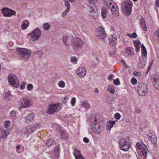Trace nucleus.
Segmentation results:
<instances>
[{"instance_id": "f257e3e1", "label": "nucleus", "mask_w": 159, "mask_h": 159, "mask_svg": "<svg viewBox=\"0 0 159 159\" xmlns=\"http://www.w3.org/2000/svg\"><path fill=\"white\" fill-rule=\"evenodd\" d=\"M97 120L95 119L94 122H91L90 127L89 129V134H98L101 132V128L99 126V124L97 123Z\"/></svg>"}, {"instance_id": "f03ea898", "label": "nucleus", "mask_w": 159, "mask_h": 159, "mask_svg": "<svg viewBox=\"0 0 159 159\" xmlns=\"http://www.w3.org/2000/svg\"><path fill=\"white\" fill-rule=\"evenodd\" d=\"M136 148L137 150H140V155L141 159H146L147 157V153L148 150L144 145L143 146L139 143L136 144Z\"/></svg>"}, {"instance_id": "7ed1b4c3", "label": "nucleus", "mask_w": 159, "mask_h": 159, "mask_svg": "<svg viewBox=\"0 0 159 159\" xmlns=\"http://www.w3.org/2000/svg\"><path fill=\"white\" fill-rule=\"evenodd\" d=\"M132 4V1H125L122 3V10L126 15H129L131 14Z\"/></svg>"}, {"instance_id": "20e7f679", "label": "nucleus", "mask_w": 159, "mask_h": 159, "mask_svg": "<svg viewBox=\"0 0 159 159\" xmlns=\"http://www.w3.org/2000/svg\"><path fill=\"white\" fill-rule=\"evenodd\" d=\"M8 80L10 84L12 87L17 88L19 86V82L17 77L14 74H9Z\"/></svg>"}, {"instance_id": "39448f33", "label": "nucleus", "mask_w": 159, "mask_h": 159, "mask_svg": "<svg viewBox=\"0 0 159 159\" xmlns=\"http://www.w3.org/2000/svg\"><path fill=\"white\" fill-rule=\"evenodd\" d=\"M19 103L21 108H27L33 103L32 101L27 97L20 98Z\"/></svg>"}, {"instance_id": "423d86ee", "label": "nucleus", "mask_w": 159, "mask_h": 159, "mask_svg": "<svg viewBox=\"0 0 159 159\" xmlns=\"http://www.w3.org/2000/svg\"><path fill=\"white\" fill-rule=\"evenodd\" d=\"M137 91L139 94L142 96L146 95L148 93V87L144 83H140L138 86Z\"/></svg>"}, {"instance_id": "0eeeda50", "label": "nucleus", "mask_w": 159, "mask_h": 159, "mask_svg": "<svg viewBox=\"0 0 159 159\" xmlns=\"http://www.w3.org/2000/svg\"><path fill=\"white\" fill-rule=\"evenodd\" d=\"M83 42L78 38L73 39L71 45L74 50H76L78 48L82 47L83 44Z\"/></svg>"}, {"instance_id": "6e6552de", "label": "nucleus", "mask_w": 159, "mask_h": 159, "mask_svg": "<svg viewBox=\"0 0 159 159\" xmlns=\"http://www.w3.org/2000/svg\"><path fill=\"white\" fill-rule=\"evenodd\" d=\"M40 30L38 28H36L29 35L31 36V40L32 41H37L40 37L41 35Z\"/></svg>"}, {"instance_id": "1a4fd4ad", "label": "nucleus", "mask_w": 159, "mask_h": 159, "mask_svg": "<svg viewBox=\"0 0 159 159\" xmlns=\"http://www.w3.org/2000/svg\"><path fill=\"white\" fill-rule=\"evenodd\" d=\"M17 52L20 54V56L24 59H27L31 55V52L30 50L22 48H17Z\"/></svg>"}, {"instance_id": "9d476101", "label": "nucleus", "mask_w": 159, "mask_h": 159, "mask_svg": "<svg viewBox=\"0 0 159 159\" xmlns=\"http://www.w3.org/2000/svg\"><path fill=\"white\" fill-rule=\"evenodd\" d=\"M119 145L120 149L124 151H127L130 147L129 143L124 139H121L120 140Z\"/></svg>"}, {"instance_id": "9b49d317", "label": "nucleus", "mask_w": 159, "mask_h": 159, "mask_svg": "<svg viewBox=\"0 0 159 159\" xmlns=\"http://www.w3.org/2000/svg\"><path fill=\"white\" fill-rule=\"evenodd\" d=\"M1 12L5 17H11L13 15L15 16L16 15V12L15 11L6 7L2 8Z\"/></svg>"}, {"instance_id": "f8f14e48", "label": "nucleus", "mask_w": 159, "mask_h": 159, "mask_svg": "<svg viewBox=\"0 0 159 159\" xmlns=\"http://www.w3.org/2000/svg\"><path fill=\"white\" fill-rule=\"evenodd\" d=\"M97 36L100 39H105L107 38V36L104 28L102 27L98 28L97 29Z\"/></svg>"}, {"instance_id": "ddd939ff", "label": "nucleus", "mask_w": 159, "mask_h": 159, "mask_svg": "<svg viewBox=\"0 0 159 159\" xmlns=\"http://www.w3.org/2000/svg\"><path fill=\"white\" fill-rule=\"evenodd\" d=\"M148 136L150 140L153 144L154 146L156 147L157 146L156 143L157 141V137L152 130H151L149 131L148 134Z\"/></svg>"}, {"instance_id": "4468645a", "label": "nucleus", "mask_w": 159, "mask_h": 159, "mask_svg": "<svg viewBox=\"0 0 159 159\" xmlns=\"http://www.w3.org/2000/svg\"><path fill=\"white\" fill-rule=\"evenodd\" d=\"M76 73L81 78H83L86 75V72L85 69L83 67H80L76 70Z\"/></svg>"}, {"instance_id": "2eb2a0df", "label": "nucleus", "mask_w": 159, "mask_h": 159, "mask_svg": "<svg viewBox=\"0 0 159 159\" xmlns=\"http://www.w3.org/2000/svg\"><path fill=\"white\" fill-rule=\"evenodd\" d=\"M73 38L71 36L64 35L62 37V41L67 46L72 44Z\"/></svg>"}, {"instance_id": "dca6fc26", "label": "nucleus", "mask_w": 159, "mask_h": 159, "mask_svg": "<svg viewBox=\"0 0 159 159\" xmlns=\"http://www.w3.org/2000/svg\"><path fill=\"white\" fill-rule=\"evenodd\" d=\"M112 15L115 16H117L119 15V8H118L117 5L114 4L112 6L111 8L110 9Z\"/></svg>"}, {"instance_id": "f3484780", "label": "nucleus", "mask_w": 159, "mask_h": 159, "mask_svg": "<svg viewBox=\"0 0 159 159\" xmlns=\"http://www.w3.org/2000/svg\"><path fill=\"white\" fill-rule=\"evenodd\" d=\"M109 43L112 47L115 46L117 42V36L115 35H111L109 38Z\"/></svg>"}, {"instance_id": "a211bd4d", "label": "nucleus", "mask_w": 159, "mask_h": 159, "mask_svg": "<svg viewBox=\"0 0 159 159\" xmlns=\"http://www.w3.org/2000/svg\"><path fill=\"white\" fill-rule=\"evenodd\" d=\"M88 14L93 19L96 20L98 18V15L97 12L95 11L93 8H90Z\"/></svg>"}, {"instance_id": "6ab92c4d", "label": "nucleus", "mask_w": 159, "mask_h": 159, "mask_svg": "<svg viewBox=\"0 0 159 159\" xmlns=\"http://www.w3.org/2000/svg\"><path fill=\"white\" fill-rule=\"evenodd\" d=\"M34 114L33 113L28 114L25 117V122L29 123L32 122L34 120Z\"/></svg>"}, {"instance_id": "aec40b11", "label": "nucleus", "mask_w": 159, "mask_h": 159, "mask_svg": "<svg viewBox=\"0 0 159 159\" xmlns=\"http://www.w3.org/2000/svg\"><path fill=\"white\" fill-rule=\"evenodd\" d=\"M150 79L151 81L153 82V84L155 86V85L158 84H159V77L157 75H153L151 76Z\"/></svg>"}, {"instance_id": "412c9836", "label": "nucleus", "mask_w": 159, "mask_h": 159, "mask_svg": "<svg viewBox=\"0 0 159 159\" xmlns=\"http://www.w3.org/2000/svg\"><path fill=\"white\" fill-rule=\"evenodd\" d=\"M10 130L7 131L5 129L2 128L0 130V138H6L8 135L10 134Z\"/></svg>"}, {"instance_id": "4be33fe9", "label": "nucleus", "mask_w": 159, "mask_h": 159, "mask_svg": "<svg viewBox=\"0 0 159 159\" xmlns=\"http://www.w3.org/2000/svg\"><path fill=\"white\" fill-rule=\"evenodd\" d=\"M73 154L76 159H85L81 154L80 151L77 149L74 150Z\"/></svg>"}, {"instance_id": "5701e85b", "label": "nucleus", "mask_w": 159, "mask_h": 159, "mask_svg": "<svg viewBox=\"0 0 159 159\" xmlns=\"http://www.w3.org/2000/svg\"><path fill=\"white\" fill-rule=\"evenodd\" d=\"M24 131L26 134L31 133L34 132L32 125L26 126L24 129Z\"/></svg>"}, {"instance_id": "b1692460", "label": "nucleus", "mask_w": 159, "mask_h": 159, "mask_svg": "<svg viewBox=\"0 0 159 159\" xmlns=\"http://www.w3.org/2000/svg\"><path fill=\"white\" fill-rule=\"evenodd\" d=\"M114 4H116V3L114 2L112 0H105L104 5L107 8L110 9Z\"/></svg>"}, {"instance_id": "393cba45", "label": "nucleus", "mask_w": 159, "mask_h": 159, "mask_svg": "<svg viewBox=\"0 0 159 159\" xmlns=\"http://www.w3.org/2000/svg\"><path fill=\"white\" fill-rule=\"evenodd\" d=\"M59 145L57 144L56 145L55 147L54 148L53 151V154L55 157L57 158L59 154Z\"/></svg>"}, {"instance_id": "a878e982", "label": "nucleus", "mask_w": 159, "mask_h": 159, "mask_svg": "<svg viewBox=\"0 0 159 159\" xmlns=\"http://www.w3.org/2000/svg\"><path fill=\"white\" fill-rule=\"evenodd\" d=\"M115 122L114 121L109 120L107 122V128L108 130L110 131L111 129L114 125Z\"/></svg>"}, {"instance_id": "bb28decb", "label": "nucleus", "mask_w": 159, "mask_h": 159, "mask_svg": "<svg viewBox=\"0 0 159 159\" xmlns=\"http://www.w3.org/2000/svg\"><path fill=\"white\" fill-rule=\"evenodd\" d=\"M60 105L58 103L51 104L48 106V109H55L60 108Z\"/></svg>"}, {"instance_id": "cd10ccee", "label": "nucleus", "mask_w": 159, "mask_h": 159, "mask_svg": "<svg viewBox=\"0 0 159 159\" xmlns=\"http://www.w3.org/2000/svg\"><path fill=\"white\" fill-rule=\"evenodd\" d=\"M52 128L55 130H56L58 133L61 132L62 130L61 128L59 125L55 123L52 125Z\"/></svg>"}, {"instance_id": "c85d7f7f", "label": "nucleus", "mask_w": 159, "mask_h": 159, "mask_svg": "<svg viewBox=\"0 0 159 159\" xmlns=\"http://www.w3.org/2000/svg\"><path fill=\"white\" fill-rule=\"evenodd\" d=\"M29 23L28 21L27 20H24L21 25V28L22 30L26 29L28 26Z\"/></svg>"}, {"instance_id": "c756f323", "label": "nucleus", "mask_w": 159, "mask_h": 159, "mask_svg": "<svg viewBox=\"0 0 159 159\" xmlns=\"http://www.w3.org/2000/svg\"><path fill=\"white\" fill-rule=\"evenodd\" d=\"M135 46L136 47V52H139L140 51V48L142 47V45L141 44V42L139 41H135L134 43Z\"/></svg>"}, {"instance_id": "7c9ffc66", "label": "nucleus", "mask_w": 159, "mask_h": 159, "mask_svg": "<svg viewBox=\"0 0 159 159\" xmlns=\"http://www.w3.org/2000/svg\"><path fill=\"white\" fill-rule=\"evenodd\" d=\"M59 133H61L60 137L61 139H67L68 136L66 132L61 130V132Z\"/></svg>"}, {"instance_id": "2f4dec72", "label": "nucleus", "mask_w": 159, "mask_h": 159, "mask_svg": "<svg viewBox=\"0 0 159 159\" xmlns=\"http://www.w3.org/2000/svg\"><path fill=\"white\" fill-rule=\"evenodd\" d=\"M80 106L83 108L85 109H88L90 108V106L89 104L88 103L87 101H83L81 103Z\"/></svg>"}, {"instance_id": "473e14b6", "label": "nucleus", "mask_w": 159, "mask_h": 159, "mask_svg": "<svg viewBox=\"0 0 159 159\" xmlns=\"http://www.w3.org/2000/svg\"><path fill=\"white\" fill-rule=\"evenodd\" d=\"M55 143V141L53 139H49L47 140L46 143L47 146L48 147L50 146L53 145Z\"/></svg>"}, {"instance_id": "72a5a7b5", "label": "nucleus", "mask_w": 159, "mask_h": 159, "mask_svg": "<svg viewBox=\"0 0 159 159\" xmlns=\"http://www.w3.org/2000/svg\"><path fill=\"white\" fill-rule=\"evenodd\" d=\"M125 53L128 55L133 54H134L133 49L130 47L127 48L125 49Z\"/></svg>"}, {"instance_id": "f704fd0d", "label": "nucleus", "mask_w": 159, "mask_h": 159, "mask_svg": "<svg viewBox=\"0 0 159 159\" xmlns=\"http://www.w3.org/2000/svg\"><path fill=\"white\" fill-rule=\"evenodd\" d=\"M10 124V122L9 121H6L4 123V127L2 128L7 129V131L10 130V129L9 128V125Z\"/></svg>"}, {"instance_id": "c9c22d12", "label": "nucleus", "mask_w": 159, "mask_h": 159, "mask_svg": "<svg viewBox=\"0 0 159 159\" xmlns=\"http://www.w3.org/2000/svg\"><path fill=\"white\" fill-rule=\"evenodd\" d=\"M140 24L143 30L144 31H146L147 30V27L145 25V21L144 19H142L140 20Z\"/></svg>"}, {"instance_id": "e433bc0d", "label": "nucleus", "mask_w": 159, "mask_h": 159, "mask_svg": "<svg viewBox=\"0 0 159 159\" xmlns=\"http://www.w3.org/2000/svg\"><path fill=\"white\" fill-rule=\"evenodd\" d=\"M107 90L112 94H114L115 92L113 86L111 85L108 86L107 88Z\"/></svg>"}, {"instance_id": "4c0bfd02", "label": "nucleus", "mask_w": 159, "mask_h": 159, "mask_svg": "<svg viewBox=\"0 0 159 159\" xmlns=\"http://www.w3.org/2000/svg\"><path fill=\"white\" fill-rule=\"evenodd\" d=\"M32 125L33 127V129L34 131L35 130L39 129L41 127V125L39 123L34 124Z\"/></svg>"}, {"instance_id": "58836bf2", "label": "nucleus", "mask_w": 159, "mask_h": 159, "mask_svg": "<svg viewBox=\"0 0 159 159\" xmlns=\"http://www.w3.org/2000/svg\"><path fill=\"white\" fill-rule=\"evenodd\" d=\"M141 52L142 55L143 56H146L147 55V51L145 48L144 46L142 45L141 47Z\"/></svg>"}, {"instance_id": "ea45409f", "label": "nucleus", "mask_w": 159, "mask_h": 159, "mask_svg": "<svg viewBox=\"0 0 159 159\" xmlns=\"http://www.w3.org/2000/svg\"><path fill=\"white\" fill-rule=\"evenodd\" d=\"M70 61L74 64H76L77 62V59L75 57H72L70 58Z\"/></svg>"}, {"instance_id": "a19ab883", "label": "nucleus", "mask_w": 159, "mask_h": 159, "mask_svg": "<svg viewBox=\"0 0 159 159\" xmlns=\"http://www.w3.org/2000/svg\"><path fill=\"white\" fill-rule=\"evenodd\" d=\"M58 84L61 88H64L65 86V82L62 80L58 81Z\"/></svg>"}, {"instance_id": "79ce46f5", "label": "nucleus", "mask_w": 159, "mask_h": 159, "mask_svg": "<svg viewBox=\"0 0 159 159\" xmlns=\"http://www.w3.org/2000/svg\"><path fill=\"white\" fill-rule=\"evenodd\" d=\"M145 66V62L143 60L140 61L139 64L138 66L140 68H143Z\"/></svg>"}, {"instance_id": "37998d69", "label": "nucleus", "mask_w": 159, "mask_h": 159, "mask_svg": "<svg viewBox=\"0 0 159 159\" xmlns=\"http://www.w3.org/2000/svg\"><path fill=\"white\" fill-rule=\"evenodd\" d=\"M43 27L45 30H48L50 27V25L48 23H46L43 25Z\"/></svg>"}, {"instance_id": "c03bdc74", "label": "nucleus", "mask_w": 159, "mask_h": 159, "mask_svg": "<svg viewBox=\"0 0 159 159\" xmlns=\"http://www.w3.org/2000/svg\"><path fill=\"white\" fill-rule=\"evenodd\" d=\"M76 102V98L75 97H73L72 98L71 100V105L72 106H74Z\"/></svg>"}, {"instance_id": "a18cd8bd", "label": "nucleus", "mask_w": 159, "mask_h": 159, "mask_svg": "<svg viewBox=\"0 0 159 159\" xmlns=\"http://www.w3.org/2000/svg\"><path fill=\"white\" fill-rule=\"evenodd\" d=\"M133 75L134 76L138 77H140L142 75L141 74L140 72L137 71H134Z\"/></svg>"}, {"instance_id": "49530a36", "label": "nucleus", "mask_w": 159, "mask_h": 159, "mask_svg": "<svg viewBox=\"0 0 159 159\" xmlns=\"http://www.w3.org/2000/svg\"><path fill=\"white\" fill-rule=\"evenodd\" d=\"M26 84V83L25 82L23 81L22 82L20 86V89H23L25 88Z\"/></svg>"}, {"instance_id": "de8ad7c7", "label": "nucleus", "mask_w": 159, "mask_h": 159, "mask_svg": "<svg viewBox=\"0 0 159 159\" xmlns=\"http://www.w3.org/2000/svg\"><path fill=\"white\" fill-rule=\"evenodd\" d=\"M132 84L133 85H135L137 83V81L135 78L133 77L131 80Z\"/></svg>"}, {"instance_id": "09e8293b", "label": "nucleus", "mask_w": 159, "mask_h": 159, "mask_svg": "<svg viewBox=\"0 0 159 159\" xmlns=\"http://www.w3.org/2000/svg\"><path fill=\"white\" fill-rule=\"evenodd\" d=\"M27 88L29 91L32 90L33 88V86L31 84H29L27 86Z\"/></svg>"}, {"instance_id": "8fccbe9b", "label": "nucleus", "mask_w": 159, "mask_h": 159, "mask_svg": "<svg viewBox=\"0 0 159 159\" xmlns=\"http://www.w3.org/2000/svg\"><path fill=\"white\" fill-rule=\"evenodd\" d=\"M58 110H48L47 113L51 115L53 114L55 111H58Z\"/></svg>"}, {"instance_id": "3c124183", "label": "nucleus", "mask_w": 159, "mask_h": 159, "mask_svg": "<svg viewBox=\"0 0 159 159\" xmlns=\"http://www.w3.org/2000/svg\"><path fill=\"white\" fill-rule=\"evenodd\" d=\"M65 5L67 7L66 9H68V10H70V5L68 1H65Z\"/></svg>"}, {"instance_id": "603ef678", "label": "nucleus", "mask_w": 159, "mask_h": 159, "mask_svg": "<svg viewBox=\"0 0 159 159\" xmlns=\"http://www.w3.org/2000/svg\"><path fill=\"white\" fill-rule=\"evenodd\" d=\"M113 80L114 83L115 85H119L120 83L119 79L118 78H117L116 80Z\"/></svg>"}, {"instance_id": "864d4df0", "label": "nucleus", "mask_w": 159, "mask_h": 159, "mask_svg": "<svg viewBox=\"0 0 159 159\" xmlns=\"http://www.w3.org/2000/svg\"><path fill=\"white\" fill-rule=\"evenodd\" d=\"M107 12V11H103L102 12V16L103 18H105L106 17Z\"/></svg>"}, {"instance_id": "5fc2aeb1", "label": "nucleus", "mask_w": 159, "mask_h": 159, "mask_svg": "<svg viewBox=\"0 0 159 159\" xmlns=\"http://www.w3.org/2000/svg\"><path fill=\"white\" fill-rule=\"evenodd\" d=\"M156 37L159 40V30H157L155 33Z\"/></svg>"}, {"instance_id": "6e6d98bb", "label": "nucleus", "mask_w": 159, "mask_h": 159, "mask_svg": "<svg viewBox=\"0 0 159 159\" xmlns=\"http://www.w3.org/2000/svg\"><path fill=\"white\" fill-rule=\"evenodd\" d=\"M115 118L117 120H119L120 119L121 116L120 115L119 113H116L115 114Z\"/></svg>"}, {"instance_id": "4d7b16f0", "label": "nucleus", "mask_w": 159, "mask_h": 159, "mask_svg": "<svg viewBox=\"0 0 159 159\" xmlns=\"http://www.w3.org/2000/svg\"><path fill=\"white\" fill-rule=\"evenodd\" d=\"M69 10H68V9H66V10L63 12L62 14V16L65 17L67 15Z\"/></svg>"}, {"instance_id": "13d9d810", "label": "nucleus", "mask_w": 159, "mask_h": 159, "mask_svg": "<svg viewBox=\"0 0 159 159\" xmlns=\"http://www.w3.org/2000/svg\"><path fill=\"white\" fill-rule=\"evenodd\" d=\"M88 1L90 4H94L97 2L98 0H88Z\"/></svg>"}, {"instance_id": "bf43d9fd", "label": "nucleus", "mask_w": 159, "mask_h": 159, "mask_svg": "<svg viewBox=\"0 0 159 159\" xmlns=\"http://www.w3.org/2000/svg\"><path fill=\"white\" fill-rule=\"evenodd\" d=\"M16 113L14 110H13L11 112V117H14L16 115Z\"/></svg>"}, {"instance_id": "052dcab7", "label": "nucleus", "mask_w": 159, "mask_h": 159, "mask_svg": "<svg viewBox=\"0 0 159 159\" xmlns=\"http://www.w3.org/2000/svg\"><path fill=\"white\" fill-rule=\"evenodd\" d=\"M4 95V96L5 97L8 98L10 96L11 93L10 92L8 91L6 92Z\"/></svg>"}, {"instance_id": "680f3d73", "label": "nucleus", "mask_w": 159, "mask_h": 159, "mask_svg": "<svg viewBox=\"0 0 159 159\" xmlns=\"http://www.w3.org/2000/svg\"><path fill=\"white\" fill-rule=\"evenodd\" d=\"M83 140L84 142L86 143H88L89 142V139H88V138H86V137H84L83 138Z\"/></svg>"}, {"instance_id": "e2e57ef3", "label": "nucleus", "mask_w": 159, "mask_h": 159, "mask_svg": "<svg viewBox=\"0 0 159 159\" xmlns=\"http://www.w3.org/2000/svg\"><path fill=\"white\" fill-rule=\"evenodd\" d=\"M137 37V35L135 33H133L131 34V38H135Z\"/></svg>"}, {"instance_id": "0e129e2a", "label": "nucleus", "mask_w": 159, "mask_h": 159, "mask_svg": "<svg viewBox=\"0 0 159 159\" xmlns=\"http://www.w3.org/2000/svg\"><path fill=\"white\" fill-rule=\"evenodd\" d=\"M113 77H114V75H111L109 76L108 79L110 80H111L113 78Z\"/></svg>"}, {"instance_id": "69168bd1", "label": "nucleus", "mask_w": 159, "mask_h": 159, "mask_svg": "<svg viewBox=\"0 0 159 159\" xmlns=\"http://www.w3.org/2000/svg\"><path fill=\"white\" fill-rule=\"evenodd\" d=\"M155 5L157 7H159V0H156Z\"/></svg>"}, {"instance_id": "338daca9", "label": "nucleus", "mask_w": 159, "mask_h": 159, "mask_svg": "<svg viewBox=\"0 0 159 159\" xmlns=\"http://www.w3.org/2000/svg\"><path fill=\"white\" fill-rule=\"evenodd\" d=\"M157 90H159V83L158 84L155 85V86H154Z\"/></svg>"}, {"instance_id": "774afa93", "label": "nucleus", "mask_w": 159, "mask_h": 159, "mask_svg": "<svg viewBox=\"0 0 159 159\" xmlns=\"http://www.w3.org/2000/svg\"><path fill=\"white\" fill-rule=\"evenodd\" d=\"M20 145H18L16 146V150H18L20 149Z\"/></svg>"}]
</instances>
